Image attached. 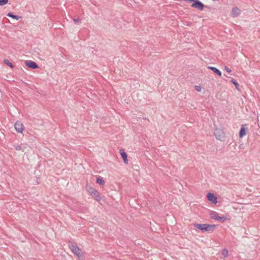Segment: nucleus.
<instances>
[{
    "label": "nucleus",
    "mask_w": 260,
    "mask_h": 260,
    "mask_svg": "<svg viewBox=\"0 0 260 260\" xmlns=\"http://www.w3.org/2000/svg\"><path fill=\"white\" fill-rule=\"evenodd\" d=\"M194 226L199 230H200L202 232H209L213 231L215 228V225L214 224H199L195 223L194 224Z\"/></svg>",
    "instance_id": "1"
},
{
    "label": "nucleus",
    "mask_w": 260,
    "mask_h": 260,
    "mask_svg": "<svg viewBox=\"0 0 260 260\" xmlns=\"http://www.w3.org/2000/svg\"><path fill=\"white\" fill-rule=\"evenodd\" d=\"M214 134L216 138L220 141L223 140L225 137L224 132L220 128H216Z\"/></svg>",
    "instance_id": "2"
},
{
    "label": "nucleus",
    "mask_w": 260,
    "mask_h": 260,
    "mask_svg": "<svg viewBox=\"0 0 260 260\" xmlns=\"http://www.w3.org/2000/svg\"><path fill=\"white\" fill-rule=\"evenodd\" d=\"M70 248L72 251L78 257H79L82 256L81 250L77 245L72 244Z\"/></svg>",
    "instance_id": "3"
},
{
    "label": "nucleus",
    "mask_w": 260,
    "mask_h": 260,
    "mask_svg": "<svg viewBox=\"0 0 260 260\" xmlns=\"http://www.w3.org/2000/svg\"><path fill=\"white\" fill-rule=\"evenodd\" d=\"M89 192L93 198L97 201H100L101 199L100 193L94 188H90Z\"/></svg>",
    "instance_id": "4"
},
{
    "label": "nucleus",
    "mask_w": 260,
    "mask_h": 260,
    "mask_svg": "<svg viewBox=\"0 0 260 260\" xmlns=\"http://www.w3.org/2000/svg\"><path fill=\"white\" fill-rule=\"evenodd\" d=\"M14 127L15 128V130L18 132L20 133H22L23 131H24V127L22 122L20 121H17L15 123Z\"/></svg>",
    "instance_id": "5"
},
{
    "label": "nucleus",
    "mask_w": 260,
    "mask_h": 260,
    "mask_svg": "<svg viewBox=\"0 0 260 260\" xmlns=\"http://www.w3.org/2000/svg\"><path fill=\"white\" fill-rule=\"evenodd\" d=\"M25 63L27 67L32 69H36L39 68L36 62L31 60H26L25 61Z\"/></svg>",
    "instance_id": "6"
},
{
    "label": "nucleus",
    "mask_w": 260,
    "mask_h": 260,
    "mask_svg": "<svg viewBox=\"0 0 260 260\" xmlns=\"http://www.w3.org/2000/svg\"><path fill=\"white\" fill-rule=\"evenodd\" d=\"M207 199L212 203L216 204L217 203V198L213 193L209 192L207 194Z\"/></svg>",
    "instance_id": "7"
},
{
    "label": "nucleus",
    "mask_w": 260,
    "mask_h": 260,
    "mask_svg": "<svg viewBox=\"0 0 260 260\" xmlns=\"http://www.w3.org/2000/svg\"><path fill=\"white\" fill-rule=\"evenodd\" d=\"M241 11L237 7H234L232 9L231 11V16L233 17H236L239 16L240 14Z\"/></svg>",
    "instance_id": "8"
},
{
    "label": "nucleus",
    "mask_w": 260,
    "mask_h": 260,
    "mask_svg": "<svg viewBox=\"0 0 260 260\" xmlns=\"http://www.w3.org/2000/svg\"><path fill=\"white\" fill-rule=\"evenodd\" d=\"M210 217L212 219H213L214 220H218V219H220L218 213L215 211H210Z\"/></svg>",
    "instance_id": "9"
},
{
    "label": "nucleus",
    "mask_w": 260,
    "mask_h": 260,
    "mask_svg": "<svg viewBox=\"0 0 260 260\" xmlns=\"http://www.w3.org/2000/svg\"><path fill=\"white\" fill-rule=\"evenodd\" d=\"M120 155H121L124 162L127 164L128 163V160L127 158V155L126 153L123 150L120 149Z\"/></svg>",
    "instance_id": "10"
},
{
    "label": "nucleus",
    "mask_w": 260,
    "mask_h": 260,
    "mask_svg": "<svg viewBox=\"0 0 260 260\" xmlns=\"http://www.w3.org/2000/svg\"><path fill=\"white\" fill-rule=\"evenodd\" d=\"M208 68L212 70L214 73L216 74L217 75L219 76H221V71L216 68L209 66L208 67Z\"/></svg>",
    "instance_id": "11"
},
{
    "label": "nucleus",
    "mask_w": 260,
    "mask_h": 260,
    "mask_svg": "<svg viewBox=\"0 0 260 260\" xmlns=\"http://www.w3.org/2000/svg\"><path fill=\"white\" fill-rule=\"evenodd\" d=\"M246 134V129L244 126L242 125L239 132V137L240 138L243 137Z\"/></svg>",
    "instance_id": "12"
},
{
    "label": "nucleus",
    "mask_w": 260,
    "mask_h": 260,
    "mask_svg": "<svg viewBox=\"0 0 260 260\" xmlns=\"http://www.w3.org/2000/svg\"><path fill=\"white\" fill-rule=\"evenodd\" d=\"M7 16L9 17H11L13 19H16L17 20H19V19L21 18V16L14 15L12 13L9 12L7 14Z\"/></svg>",
    "instance_id": "13"
},
{
    "label": "nucleus",
    "mask_w": 260,
    "mask_h": 260,
    "mask_svg": "<svg viewBox=\"0 0 260 260\" xmlns=\"http://www.w3.org/2000/svg\"><path fill=\"white\" fill-rule=\"evenodd\" d=\"M96 182L101 185H104L105 183V182L103 178L100 177L96 178Z\"/></svg>",
    "instance_id": "14"
},
{
    "label": "nucleus",
    "mask_w": 260,
    "mask_h": 260,
    "mask_svg": "<svg viewBox=\"0 0 260 260\" xmlns=\"http://www.w3.org/2000/svg\"><path fill=\"white\" fill-rule=\"evenodd\" d=\"M231 82L235 86L236 88L239 90V84L236 81V80L234 79H232Z\"/></svg>",
    "instance_id": "15"
},
{
    "label": "nucleus",
    "mask_w": 260,
    "mask_h": 260,
    "mask_svg": "<svg viewBox=\"0 0 260 260\" xmlns=\"http://www.w3.org/2000/svg\"><path fill=\"white\" fill-rule=\"evenodd\" d=\"M4 62L8 66H9L11 68H14V66L13 65L12 63L10 62L9 60L5 59L4 60Z\"/></svg>",
    "instance_id": "16"
},
{
    "label": "nucleus",
    "mask_w": 260,
    "mask_h": 260,
    "mask_svg": "<svg viewBox=\"0 0 260 260\" xmlns=\"http://www.w3.org/2000/svg\"><path fill=\"white\" fill-rule=\"evenodd\" d=\"M229 251L226 249H223L222 251V254L224 257H226L228 256Z\"/></svg>",
    "instance_id": "17"
},
{
    "label": "nucleus",
    "mask_w": 260,
    "mask_h": 260,
    "mask_svg": "<svg viewBox=\"0 0 260 260\" xmlns=\"http://www.w3.org/2000/svg\"><path fill=\"white\" fill-rule=\"evenodd\" d=\"M9 0H0V6H4L7 4Z\"/></svg>",
    "instance_id": "18"
},
{
    "label": "nucleus",
    "mask_w": 260,
    "mask_h": 260,
    "mask_svg": "<svg viewBox=\"0 0 260 260\" xmlns=\"http://www.w3.org/2000/svg\"><path fill=\"white\" fill-rule=\"evenodd\" d=\"M22 145H14V147L16 150H20L22 149Z\"/></svg>",
    "instance_id": "19"
},
{
    "label": "nucleus",
    "mask_w": 260,
    "mask_h": 260,
    "mask_svg": "<svg viewBox=\"0 0 260 260\" xmlns=\"http://www.w3.org/2000/svg\"><path fill=\"white\" fill-rule=\"evenodd\" d=\"M73 21L75 23H79L81 22V20L79 18H74Z\"/></svg>",
    "instance_id": "20"
},
{
    "label": "nucleus",
    "mask_w": 260,
    "mask_h": 260,
    "mask_svg": "<svg viewBox=\"0 0 260 260\" xmlns=\"http://www.w3.org/2000/svg\"><path fill=\"white\" fill-rule=\"evenodd\" d=\"M220 219H218V221H220L221 222L224 221L225 220V219H226V217H225L224 216H223V217H220Z\"/></svg>",
    "instance_id": "21"
},
{
    "label": "nucleus",
    "mask_w": 260,
    "mask_h": 260,
    "mask_svg": "<svg viewBox=\"0 0 260 260\" xmlns=\"http://www.w3.org/2000/svg\"><path fill=\"white\" fill-rule=\"evenodd\" d=\"M195 89L198 91H200L201 90V88L200 86H195Z\"/></svg>",
    "instance_id": "22"
},
{
    "label": "nucleus",
    "mask_w": 260,
    "mask_h": 260,
    "mask_svg": "<svg viewBox=\"0 0 260 260\" xmlns=\"http://www.w3.org/2000/svg\"><path fill=\"white\" fill-rule=\"evenodd\" d=\"M225 70L228 72V73H231V70L229 68H228L227 67H225Z\"/></svg>",
    "instance_id": "23"
}]
</instances>
